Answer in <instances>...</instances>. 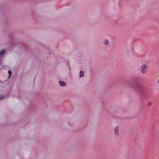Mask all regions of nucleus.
<instances>
[{"label": "nucleus", "mask_w": 159, "mask_h": 159, "mask_svg": "<svg viewBox=\"0 0 159 159\" xmlns=\"http://www.w3.org/2000/svg\"><path fill=\"white\" fill-rule=\"evenodd\" d=\"M8 73H9V76H10V75L11 74V71L10 70H9L8 71Z\"/></svg>", "instance_id": "obj_7"}, {"label": "nucleus", "mask_w": 159, "mask_h": 159, "mask_svg": "<svg viewBox=\"0 0 159 159\" xmlns=\"http://www.w3.org/2000/svg\"><path fill=\"white\" fill-rule=\"evenodd\" d=\"M108 43V41L107 39H105L103 41V43L105 45H107Z\"/></svg>", "instance_id": "obj_6"}, {"label": "nucleus", "mask_w": 159, "mask_h": 159, "mask_svg": "<svg viewBox=\"0 0 159 159\" xmlns=\"http://www.w3.org/2000/svg\"><path fill=\"white\" fill-rule=\"evenodd\" d=\"M59 83L60 85L62 87L65 86L66 84V83H65L64 82H62L61 81H59Z\"/></svg>", "instance_id": "obj_3"}, {"label": "nucleus", "mask_w": 159, "mask_h": 159, "mask_svg": "<svg viewBox=\"0 0 159 159\" xmlns=\"http://www.w3.org/2000/svg\"><path fill=\"white\" fill-rule=\"evenodd\" d=\"M84 72L83 71H81L80 72V77H83L84 75Z\"/></svg>", "instance_id": "obj_4"}, {"label": "nucleus", "mask_w": 159, "mask_h": 159, "mask_svg": "<svg viewBox=\"0 0 159 159\" xmlns=\"http://www.w3.org/2000/svg\"><path fill=\"white\" fill-rule=\"evenodd\" d=\"M157 83H158V84H159V79H158V80H157Z\"/></svg>", "instance_id": "obj_9"}, {"label": "nucleus", "mask_w": 159, "mask_h": 159, "mask_svg": "<svg viewBox=\"0 0 159 159\" xmlns=\"http://www.w3.org/2000/svg\"><path fill=\"white\" fill-rule=\"evenodd\" d=\"M4 98V97H3L2 98V99H3Z\"/></svg>", "instance_id": "obj_10"}, {"label": "nucleus", "mask_w": 159, "mask_h": 159, "mask_svg": "<svg viewBox=\"0 0 159 159\" xmlns=\"http://www.w3.org/2000/svg\"><path fill=\"white\" fill-rule=\"evenodd\" d=\"M148 70V67L146 65H144L141 67V70L142 73L145 74L146 73Z\"/></svg>", "instance_id": "obj_1"}, {"label": "nucleus", "mask_w": 159, "mask_h": 159, "mask_svg": "<svg viewBox=\"0 0 159 159\" xmlns=\"http://www.w3.org/2000/svg\"><path fill=\"white\" fill-rule=\"evenodd\" d=\"M119 127L118 126H116L115 128L114 132L116 135H119Z\"/></svg>", "instance_id": "obj_2"}, {"label": "nucleus", "mask_w": 159, "mask_h": 159, "mask_svg": "<svg viewBox=\"0 0 159 159\" xmlns=\"http://www.w3.org/2000/svg\"><path fill=\"white\" fill-rule=\"evenodd\" d=\"M151 105H152V103L151 102H149L148 103V105L149 106H150Z\"/></svg>", "instance_id": "obj_8"}, {"label": "nucleus", "mask_w": 159, "mask_h": 159, "mask_svg": "<svg viewBox=\"0 0 159 159\" xmlns=\"http://www.w3.org/2000/svg\"><path fill=\"white\" fill-rule=\"evenodd\" d=\"M5 52V51L4 50H2L0 52V56L3 54Z\"/></svg>", "instance_id": "obj_5"}]
</instances>
